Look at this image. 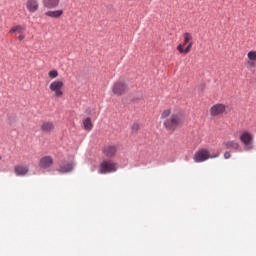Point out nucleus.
Segmentation results:
<instances>
[{"instance_id":"f257e3e1","label":"nucleus","mask_w":256,"mask_h":256,"mask_svg":"<svg viewBox=\"0 0 256 256\" xmlns=\"http://www.w3.org/2000/svg\"><path fill=\"white\" fill-rule=\"evenodd\" d=\"M185 122V114L181 111L174 112L169 118H167L163 125L167 131H175L183 125Z\"/></svg>"},{"instance_id":"f03ea898","label":"nucleus","mask_w":256,"mask_h":256,"mask_svg":"<svg viewBox=\"0 0 256 256\" xmlns=\"http://www.w3.org/2000/svg\"><path fill=\"white\" fill-rule=\"evenodd\" d=\"M177 51L180 55H188L193 49V34L191 32L183 33V43L177 46Z\"/></svg>"},{"instance_id":"7ed1b4c3","label":"nucleus","mask_w":256,"mask_h":256,"mask_svg":"<svg viewBox=\"0 0 256 256\" xmlns=\"http://www.w3.org/2000/svg\"><path fill=\"white\" fill-rule=\"evenodd\" d=\"M219 152H217L214 155H211V152H209V149L202 148L199 149L193 156V160L195 163H203L204 161H207L208 159H217L219 157Z\"/></svg>"},{"instance_id":"20e7f679","label":"nucleus","mask_w":256,"mask_h":256,"mask_svg":"<svg viewBox=\"0 0 256 256\" xmlns=\"http://www.w3.org/2000/svg\"><path fill=\"white\" fill-rule=\"evenodd\" d=\"M129 91V84H127V80L120 79L117 80L112 85V93L117 97H121V95H125Z\"/></svg>"},{"instance_id":"39448f33","label":"nucleus","mask_w":256,"mask_h":256,"mask_svg":"<svg viewBox=\"0 0 256 256\" xmlns=\"http://www.w3.org/2000/svg\"><path fill=\"white\" fill-rule=\"evenodd\" d=\"M117 163L113 160H104L100 164L99 173L101 175H107V173H115L117 171Z\"/></svg>"},{"instance_id":"423d86ee","label":"nucleus","mask_w":256,"mask_h":256,"mask_svg":"<svg viewBox=\"0 0 256 256\" xmlns=\"http://www.w3.org/2000/svg\"><path fill=\"white\" fill-rule=\"evenodd\" d=\"M63 87H65L63 81L55 80L50 84L49 89L54 93L55 97L60 98L63 96Z\"/></svg>"},{"instance_id":"0eeeda50","label":"nucleus","mask_w":256,"mask_h":256,"mask_svg":"<svg viewBox=\"0 0 256 256\" xmlns=\"http://www.w3.org/2000/svg\"><path fill=\"white\" fill-rule=\"evenodd\" d=\"M240 141L246 147V151H251V149H253V134H251V132H243L240 135Z\"/></svg>"},{"instance_id":"6e6552de","label":"nucleus","mask_w":256,"mask_h":256,"mask_svg":"<svg viewBox=\"0 0 256 256\" xmlns=\"http://www.w3.org/2000/svg\"><path fill=\"white\" fill-rule=\"evenodd\" d=\"M117 151H119V148L116 145L111 144L104 146L102 149L104 157H107L108 159H113V157L117 155Z\"/></svg>"},{"instance_id":"1a4fd4ad","label":"nucleus","mask_w":256,"mask_h":256,"mask_svg":"<svg viewBox=\"0 0 256 256\" xmlns=\"http://www.w3.org/2000/svg\"><path fill=\"white\" fill-rule=\"evenodd\" d=\"M53 163L54 160L52 156H43L38 162V167H40V169H51V167H53Z\"/></svg>"},{"instance_id":"9d476101","label":"nucleus","mask_w":256,"mask_h":256,"mask_svg":"<svg viewBox=\"0 0 256 256\" xmlns=\"http://www.w3.org/2000/svg\"><path fill=\"white\" fill-rule=\"evenodd\" d=\"M226 109L227 106H225L224 104H215L210 108V115L212 117H218V115H223Z\"/></svg>"},{"instance_id":"9b49d317","label":"nucleus","mask_w":256,"mask_h":256,"mask_svg":"<svg viewBox=\"0 0 256 256\" xmlns=\"http://www.w3.org/2000/svg\"><path fill=\"white\" fill-rule=\"evenodd\" d=\"M40 131L42 133L51 134L55 131V122L53 121H43L40 125Z\"/></svg>"},{"instance_id":"f8f14e48","label":"nucleus","mask_w":256,"mask_h":256,"mask_svg":"<svg viewBox=\"0 0 256 256\" xmlns=\"http://www.w3.org/2000/svg\"><path fill=\"white\" fill-rule=\"evenodd\" d=\"M248 60L246 62V66L248 69H256V51L251 50L247 54Z\"/></svg>"},{"instance_id":"ddd939ff","label":"nucleus","mask_w":256,"mask_h":256,"mask_svg":"<svg viewBox=\"0 0 256 256\" xmlns=\"http://www.w3.org/2000/svg\"><path fill=\"white\" fill-rule=\"evenodd\" d=\"M74 167H75V162L73 161L65 162L59 166L58 173H62V174L71 173Z\"/></svg>"},{"instance_id":"4468645a","label":"nucleus","mask_w":256,"mask_h":256,"mask_svg":"<svg viewBox=\"0 0 256 256\" xmlns=\"http://www.w3.org/2000/svg\"><path fill=\"white\" fill-rule=\"evenodd\" d=\"M14 172H15V175H17L18 177H25V175H27V173H29V166L16 165L14 167Z\"/></svg>"},{"instance_id":"2eb2a0df","label":"nucleus","mask_w":256,"mask_h":256,"mask_svg":"<svg viewBox=\"0 0 256 256\" xmlns=\"http://www.w3.org/2000/svg\"><path fill=\"white\" fill-rule=\"evenodd\" d=\"M26 8L30 13H35L39 9V2L37 0H27Z\"/></svg>"},{"instance_id":"dca6fc26","label":"nucleus","mask_w":256,"mask_h":256,"mask_svg":"<svg viewBox=\"0 0 256 256\" xmlns=\"http://www.w3.org/2000/svg\"><path fill=\"white\" fill-rule=\"evenodd\" d=\"M60 3L61 0H43V5L47 9H57Z\"/></svg>"},{"instance_id":"f3484780","label":"nucleus","mask_w":256,"mask_h":256,"mask_svg":"<svg viewBox=\"0 0 256 256\" xmlns=\"http://www.w3.org/2000/svg\"><path fill=\"white\" fill-rule=\"evenodd\" d=\"M45 15L46 17H52V19H59L63 15V10L47 11Z\"/></svg>"},{"instance_id":"a211bd4d","label":"nucleus","mask_w":256,"mask_h":256,"mask_svg":"<svg viewBox=\"0 0 256 256\" xmlns=\"http://www.w3.org/2000/svg\"><path fill=\"white\" fill-rule=\"evenodd\" d=\"M25 26H22V25H15V26H13L11 29H10V31H9V33L11 34V35H13V34H15V33H17L18 35H20L21 33H25Z\"/></svg>"},{"instance_id":"6ab92c4d","label":"nucleus","mask_w":256,"mask_h":256,"mask_svg":"<svg viewBox=\"0 0 256 256\" xmlns=\"http://www.w3.org/2000/svg\"><path fill=\"white\" fill-rule=\"evenodd\" d=\"M224 145L226 149H233V151H239V143L235 141H228Z\"/></svg>"},{"instance_id":"aec40b11","label":"nucleus","mask_w":256,"mask_h":256,"mask_svg":"<svg viewBox=\"0 0 256 256\" xmlns=\"http://www.w3.org/2000/svg\"><path fill=\"white\" fill-rule=\"evenodd\" d=\"M83 125L86 131H91V129H93V122H91V118L89 117L83 121Z\"/></svg>"},{"instance_id":"412c9836","label":"nucleus","mask_w":256,"mask_h":256,"mask_svg":"<svg viewBox=\"0 0 256 256\" xmlns=\"http://www.w3.org/2000/svg\"><path fill=\"white\" fill-rule=\"evenodd\" d=\"M48 76L50 79H57V77H59V72L57 70H51L49 71Z\"/></svg>"},{"instance_id":"4be33fe9","label":"nucleus","mask_w":256,"mask_h":256,"mask_svg":"<svg viewBox=\"0 0 256 256\" xmlns=\"http://www.w3.org/2000/svg\"><path fill=\"white\" fill-rule=\"evenodd\" d=\"M169 115H171V110L166 109V110H164V111L162 112L161 118H162V119H167V117H169Z\"/></svg>"},{"instance_id":"5701e85b","label":"nucleus","mask_w":256,"mask_h":256,"mask_svg":"<svg viewBox=\"0 0 256 256\" xmlns=\"http://www.w3.org/2000/svg\"><path fill=\"white\" fill-rule=\"evenodd\" d=\"M132 129V133H137V131H139V124L138 123H134L131 127Z\"/></svg>"},{"instance_id":"b1692460","label":"nucleus","mask_w":256,"mask_h":256,"mask_svg":"<svg viewBox=\"0 0 256 256\" xmlns=\"http://www.w3.org/2000/svg\"><path fill=\"white\" fill-rule=\"evenodd\" d=\"M231 158V153L225 152L224 153V159H230Z\"/></svg>"},{"instance_id":"393cba45","label":"nucleus","mask_w":256,"mask_h":256,"mask_svg":"<svg viewBox=\"0 0 256 256\" xmlns=\"http://www.w3.org/2000/svg\"><path fill=\"white\" fill-rule=\"evenodd\" d=\"M25 39V35L23 33L19 34L18 41H23Z\"/></svg>"},{"instance_id":"a878e982","label":"nucleus","mask_w":256,"mask_h":256,"mask_svg":"<svg viewBox=\"0 0 256 256\" xmlns=\"http://www.w3.org/2000/svg\"><path fill=\"white\" fill-rule=\"evenodd\" d=\"M3 158L0 156V161L2 160Z\"/></svg>"}]
</instances>
